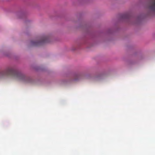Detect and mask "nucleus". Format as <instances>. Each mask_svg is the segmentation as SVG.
Here are the masks:
<instances>
[{"instance_id": "1", "label": "nucleus", "mask_w": 155, "mask_h": 155, "mask_svg": "<svg viewBox=\"0 0 155 155\" xmlns=\"http://www.w3.org/2000/svg\"><path fill=\"white\" fill-rule=\"evenodd\" d=\"M5 76L13 77L24 83L29 82V78L26 77L23 74L13 68L9 67L0 71V77Z\"/></svg>"}, {"instance_id": "2", "label": "nucleus", "mask_w": 155, "mask_h": 155, "mask_svg": "<svg viewBox=\"0 0 155 155\" xmlns=\"http://www.w3.org/2000/svg\"><path fill=\"white\" fill-rule=\"evenodd\" d=\"M50 38L47 36L42 37L39 41H31V45L33 46H39L50 42Z\"/></svg>"}, {"instance_id": "3", "label": "nucleus", "mask_w": 155, "mask_h": 155, "mask_svg": "<svg viewBox=\"0 0 155 155\" xmlns=\"http://www.w3.org/2000/svg\"><path fill=\"white\" fill-rule=\"evenodd\" d=\"M149 8L152 11L155 12V0L151 2L149 6Z\"/></svg>"}, {"instance_id": "4", "label": "nucleus", "mask_w": 155, "mask_h": 155, "mask_svg": "<svg viewBox=\"0 0 155 155\" xmlns=\"http://www.w3.org/2000/svg\"><path fill=\"white\" fill-rule=\"evenodd\" d=\"M129 15L128 14H124L123 15L122 18H129Z\"/></svg>"}]
</instances>
